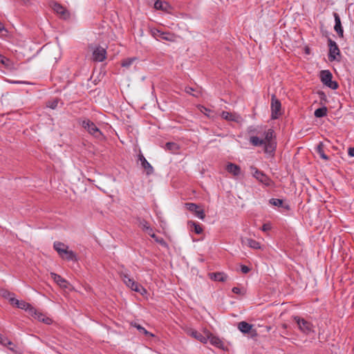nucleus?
<instances>
[{"label":"nucleus","mask_w":354,"mask_h":354,"mask_svg":"<svg viewBox=\"0 0 354 354\" xmlns=\"http://www.w3.org/2000/svg\"><path fill=\"white\" fill-rule=\"evenodd\" d=\"M274 131L268 129L265 132L264 138L261 139L257 136H252L250 142L253 146L264 145V151L266 153H271L276 148V142L274 140Z\"/></svg>","instance_id":"f257e3e1"},{"label":"nucleus","mask_w":354,"mask_h":354,"mask_svg":"<svg viewBox=\"0 0 354 354\" xmlns=\"http://www.w3.org/2000/svg\"><path fill=\"white\" fill-rule=\"evenodd\" d=\"M120 276L124 283L131 290L140 293L141 295H145L147 293V290L142 286L130 277L127 271H121L120 272Z\"/></svg>","instance_id":"f03ea898"},{"label":"nucleus","mask_w":354,"mask_h":354,"mask_svg":"<svg viewBox=\"0 0 354 354\" xmlns=\"http://www.w3.org/2000/svg\"><path fill=\"white\" fill-rule=\"evenodd\" d=\"M82 127L91 136L97 138L99 140H102L104 138V135L101 132V131L97 127V126L90 120L85 119L83 120L81 122Z\"/></svg>","instance_id":"7ed1b4c3"},{"label":"nucleus","mask_w":354,"mask_h":354,"mask_svg":"<svg viewBox=\"0 0 354 354\" xmlns=\"http://www.w3.org/2000/svg\"><path fill=\"white\" fill-rule=\"evenodd\" d=\"M3 295V297L8 298L12 305L15 306L19 308L24 309L25 310L28 311L30 314L32 313V312H35V308L31 306L30 304L23 300H18L14 298L13 297H12V295L11 293L6 291Z\"/></svg>","instance_id":"20e7f679"},{"label":"nucleus","mask_w":354,"mask_h":354,"mask_svg":"<svg viewBox=\"0 0 354 354\" xmlns=\"http://www.w3.org/2000/svg\"><path fill=\"white\" fill-rule=\"evenodd\" d=\"M250 172L254 178H255L258 181L263 183L266 186H271L272 182L271 179L266 175L263 172L259 170L256 167L251 166L250 167Z\"/></svg>","instance_id":"39448f33"},{"label":"nucleus","mask_w":354,"mask_h":354,"mask_svg":"<svg viewBox=\"0 0 354 354\" xmlns=\"http://www.w3.org/2000/svg\"><path fill=\"white\" fill-rule=\"evenodd\" d=\"M151 33L156 40L162 39L168 41H175L176 37V35L173 33L169 32H163L157 28L151 29Z\"/></svg>","instance_id":"423d86ee"},{"label":"nucleus","mask_w":354,"mask_h":354,"mask_svg":"<svg viewBox=\"0 0 354 354\" xmlns=\"http://www.w3.org/2000/svg\"><path fill=\"white\" fill-rule=\"evenodd\" d=\"M333 75L332 73L328 71L324 70L322 71L320 73V79L322 82L326 86L329 87L331 89H337L338 87V84L336 82L332 80Z\"/></svg>","instance_id":"0eeeda50"},{"label":"nucleus","mask_w":354,"mask_h":354,"mask_svg":"<svg viewBox=\"0 0 354 354\" xmlns=\"http://www.w3.org/2000/svg\"><path fill=\"white\" fill-rule=\"evenodd\" d=\"M281 102L274 95H272L271 100V117L272 119H277L281 115Z\"/></svg>","instance_id":"6e6552de"},{"label":"nucleus","mask_w":354,"mask_h":354,"mask_svg":"<svg viewBox=\"0 0 354 354\" xmlns=\"http://www.w3.org/2000/svg\"><path fill=\"white\" fill-rule=\"evenodd\" d=\"M295 320L296 321L299 330L304 333L309 334L313 331V326L310 322L298 317H295Z\"/></svg>","instance_id":"1a4fd4ad"},{"label":"nucleus","mask_w":354,"mask_h":354,"mask_svg":"<svg viewBox=\"0 0 354 354\" xmlns=\"http://www.w3.org/2000/svg\"><path fill=\"white\" fill-rule=\"evenodd\" d=\"M185 206L189 211L194 213L195 216L198 218L204 220L205 218L203 209H201L198 205L193 203H185Z\"/></svg>","instance_id":"9d476101"},{"label":"nucleus","mask_w":354,"mask_h":354,"mask_svg":"<svg viewBox=\"0 0 354 354\" xmlns=\"http://www.w3.org/2000/svg\"><path fill=\"white\" fill-rule=\"evenodd\" d=\"M207 332L208 331H205V335H203L200 332L194 329L190 328L187 330V333L189 335L192 336L196 339L200 341L203 344H206L208 341Z\"/></svg>","instance_id":"9b49d317"},{"label":"nucleus","mask_w":354,"mask_h":354,"mask_svg":"<svg viewBox=\"0 0 354 354\" xmlns=\"http://www.w3.org/2000/svg\"><path fill=\"white\" fill-rule=\"evenodd\" d=\"M106 55V49L102 46H97L93 51V59L95 62H102Z\"/></svg>","instance_id":"f8f14e48"},{"label":"nucleus","mask_w":354,"mask_h":354,"mask_svg":"<svg viewBox=\"0 0 354 354\" xmlns=\"http://www.w3.org/2000/svg\"><path fill=\"white\" fill-rule=\"evenodd\" d=\"M329 55L328 58L330 61L336 59V56L339 55V49L335 41L328 39Z\"/></svg>","instance_id":"ddd939ff"},{"label":"nucleus","mask_w":354,"mask_h":354,"mask_svg":"<svg viewBox=\"0 0 354 354\" xmlns=\"http://www.w3.org/2000/svg\"><path fill=\"white\" fill-rule=\"evenodd\" d=\"M50 277L60 288L63 289H67L69 288V283L60 275L54 272H50Z\"/></svg>","instance_id":"4468645a"},{"label":"nucleus","mask_w":354,"mask_h":354,"mask_svg":"<svg viewBox=\"0 0 354 354\" xmlns=\"http://www.w3.org/2000/svg\"><path fill=\"white\" fill-rule=\"evenodd\" d=\"M52 8H53V10L57 14H58L62 18L66 19L70 17L69 12L62 5H60L57 3H54L52 6Z\"/></svg>","instance_id":"2eb2a0df"},{"label":"nucleus","mask_w":354,"mask_h":354,"mask_svg":"<svg viewBox=\"0 0 354 354\" xmlns=\"http://www.w3.org/2000/svg\"><path fill=\"white\" fill-rule=\"evenodd\" d=\"M207 337L208 340L209 341L210 344L213 346L219 348H223V343L222 340L216 336L213 335L211 333L207 332Z\"/></svg>","instance_id":"dca6fc26"},{"label":"nucleus","mask_w":354,"mask_h":354,"mask_svg":"<svg viewBox=\"0 0 354 354\" xmlns=\"http://www.w3.org/2000/svg\"><path fill=\"white\" fill-rule=\"evenodd\" d=\"M30 315H33L35 318L38 319L39 322H42L46 324H50L52 323V319L50 317L40 312H37L36 309L35 312H32Z\"/></svg>","instance_id":"f3484780"},{"label":"nucleus","mask_w":354,"mask_h":354,"mask_svg":"<svg viewBox=\"0 0 354 354\" xmlns=\"http://www.w3.org/2000/svg\"><path fill=\"white\" fill-rule=\"evenodd\" d=\"M334 17H335V22L334 29L340 37H343L344 30L342 26L340 17L338 15V14H337V13H334Z\"/></svg>","instance_id":"a211bd4d"},{"label":"nucleus","mask_w":354,"mask_h":354,"mask_svg":"<svg viewBox=\"0 0 354 354\" xmlns=\"http://www.w3.org/2000/svg\"><path fill=\"white\" fill-rule=\"evenodd\" d=\"M221 117L228 121H235L239 122L241 120V117L239 115L227 111H223L221 113Z\"/></svg>","instance_id":"6ab92c4d"},{"label":"nucleus","mask_w":354,"mask_h":354,"mask_svg":"<svg viewBox=\"0 0 354 354\" xmlns=\"http://www.w3.org/2000/svg\"><path fill=\"white\" fill-rule=\"evenodd\" d=\"M59 257L62 258L63 259L67 260V261H76L77 257L76 254L72 250H68V247L67 249L64 250V252H62Z\"/></svg>","instance_id":"aec40b11"},{"label":"nucleus","mask_w":354,"mask_h":354,"mask_svg":"<svg viewBox=\"0 0 354 354\" xmlns=\"http://www.w3.org/2000/svg\"><path fill=\"white\" fill-rule=\"evenodd\" d=\"M154 8L157 10H161L167 12H170V10L171 9V6L167 2L161 1L160 0H157L155 2Z\"/></svg>","instance_id":"412c9836"},{"label":"nucleus","mask_w":354,"mask_h":354,"mask_svg":"<svg viewBox=\"0 0 354 354\" xmlns=\"http://www.w3.org/2000/svg\"><path fill=\"white\" fill-rule=\"evenodd\" d=\"M139 160L141 162L142 167L147 170V174L148 175L151 174L153 171V167L150 165V163L146 160V158L143 156V155L140 154L139 156Z\"/></svg>","instance_id":"4be33fe9"},{"label":"nucleus","mask_w":354,"mask_h":354,"mask_svg":"<svg viewBox=\"0 0 354 354\" xmlns=\"http://www.w3.org/2000/svg\"><path fill=\"white\" fill-rule=\"evenodd\" d=\"M241 242L243 244H247L248 247L252 249H261V244L254 239L245 238L241 239Z\"/></svg>","instance_id":"5701e85b"},{"label":"nucleus","mask_w":354,"mask_h":354,"mask_svg":"<svg viewBox=\"0 0 354 354\" xmlns=\"http://www.w3.org/2000/svg\"><path fill=\"white\" fill-rule=\"evenodd\" d=\"M226 170L234 176H237L241 174L240 167L233 163H228L226 166Z\"/></svg>","instance_id":"b1692460"},{"label":"nucleus","mask_w":354,"mask_h":354,"mask_svg":"<svg viewBox=\"0 0 354 354\" xmlns=\"http://www.w3.org/2000/svg\"><path fill=\"white\" fill-rule=\"evenodd\" d=\"M209 277L211 279L217 281H225L227 279V276L223 272H214L209 274Z\"/></svg>","instance_id":"393cba45"},{"label":"nucleus","mask_w":354,"mask_h":354,"mask_svg":"<svg viewBox=\"0 0 354 354\" xmlns=\"http://www.w3.org/2000/svg\"><path fill=\"white\" fill-rule=\"evenodd\" d=\"M238 328L243 333H250L252 332V325L245 322H241L238 324Z\"/></svg>","instance_id":"a878e982"},{"label":"nucleus","mask_w":354,"mask_h":354,"mask_svg":"<svg viewBox=\"0 0 354 354\" xmlns=\"http://www.w3.org/2000/svg\"><path fill=\"white\" fill-rule=\"evenodd\" d=\"M315 151L317 153V154L321 158H322L324 160H328V157L325 154L324 150V144L322 142H319L318 145L315 148Z\"/></svg>","instance_id":"bb28decb"},{"label":"nucleus","mask_w":354,"mask_h":354,"mask_svg":"<svg viewBox=\"0 0 354 354\" xmlns=\"http://www.w3.org/2000/svg\"><path fill=\"white\" fill-rule=\"evenodd\" d=\"M53 247L59 255L64 250L67 249L68 246L62 242L57 241L54 243Z\"/></svg>","instance_id":"cd10ccee"},{"label":"nucleus","mask_w":354,"mask_h":354,"mask_svg":"<svg viewBox=\"0 0 354 354\" xmlns=\"http://www.w3.org/2000/svg\"><path fill=\"white\" fill-rule=\"evenodd\" d=\"M131 326L136 328L140 333H143L144 335H145L147 336L153 337V334L147 331L145 328L141 326L140 324L135 322V323H131Z\"/></svg>","instance_id":"c85d7f7f"},{"label":"nucleus","mask_w":354,"mask_h":354,"mask_svg":"<svg viewBox=\"0 0 354 354\" xmlns=\"http://www.w3.org/2000/svg\"><path fill=\"white\" fill-rule=\"evenodd\" d=\"M327 114V108L326 106H323L322 108H319L315 111L314 115L316 118H322Z\"/></svg>","instance_id":"c756f323"},{"label":"nucleus","mask_w":354,"mask_h":354,"mask_svg":"<svg viewBox=\"0 0 354 354\" xmlns=\"http://www.w3.org/2000/svg\"><path fill=\"white\" fill-rule=\"evenodd\" d=\"M188 224L191 226V227H194V232L196 234H201L203 232V227L198 223H196V222L194 221H189Z\"/></svg>","instance_id":"7c9ffc66"},{"label":"nucleus","mask_w":354,"mask_h":354,"mask_svg":"<svg viewBox=\"0 0 354 354\" xmlns=\"http://www.w3.org/2000/svg\"><path fill=\"white\" fill-rule=\"evenodd\" d=\"M139 227L145 232V231H151V227H150L148 222L146 221L145 220H140L139 221Z\"/></svg>","instance_id":"2f4dec72"},{"label":"nucleus","mask_w":354,"mask_h":354,"mask_svg":"<svg viewBox=\"0 0 354 354\" xmlns=\"http://www.w3.org/2000/svg\"><path fill=\"white\" fill-rule=\"evenodd\" d=\"M197 108L201 113H203L207 117H209V118L213 117V115H211L212 111L210 109H209L202 105L197 106Z\"/></svg>","instance_id":"473e14b6"},{"label":"nucleus","mask_w":354,"mask_h":354,"mask_svg":"<svg viewBox=\"0 0 354 354\" xmlns=\"http://www.w3.org/2000/svg\"><path fill=\"white\" fill-rule=\"evenodd\" d=\"M270 204L273 206L281 207L283 205V201L279 198H271L269 201Z\"/></svg>","instance_id":"72a5a7b5"},{"label":"nucleus","mask_w":354,"mask_h":354,"mask_svg":"<svg viewBox=\"0 0 354 354\" xmlns=\"http://www.w3.org/2000/svg\"><path fill=\"white\" fill-rule=\"evenodd\" d=\"M166 149L169 151H175L178 149V145L174 142H167Z\"/></svg>","instance_id":"f704fd0d"},{"label":"nucleus","mask_w":354,"mask_h":354,"mask_svg":"<svg viewBox=\"0 0 354 354\" xmlns=\"http://www.w3.org/2000/svg\"><path fill=\"white\" fill-rule=\"evenodd\" d=\"M232 292L234 294L244 295L245 293V290L243 288H240L239 287H234L232 288Z\"/></svg>","instance_id":"c9c22d12"},{"label":"nucleus","mask_w":354,"mask_h":354,"mask_svg":"<svg viewBox=\"0 0 354 354\" xmlns=\"http://www.w3.org/2000/svg\"><path fill=\"white\" fill-rule=\"evenodd\" d=\"M133 60H134L133 58H129V59H127L124 60L122 62V66H123V67H128V66H129L130 65L132 64Z\"/></svg>","instance_id":"e433bc0d"},{"label":"nucleus","mask_w":354,"mask_h":354,"mask_svg":"<svg viewBox=\"0 0 354 354\" xmlns=\"http://www.w3.org/2000/svg\"><path fill=\"white\" fill-rule=\"evenodd\" d=\"M0 62L5 66H8L10 60L0 54Z\"/></svg>","instance_id":"4c0bfd02"},{"label":"nucleus","mask_w":354,"mask_h":354,"mask_svg":"<svg viewBox=\"0 0 354 354\" xmlns=\"http://www.w3.org/2000/svg\"><path fill=\"white\" fill-rule=\"evenodd\" d=\"M271 228H272V226L270 223H265L263 225V226L261 227V230L263 232H267V231L270 230Z\"/></svg>","instance_id":"58836bf2"},{"label":"nucleus","mask_w":354,"mask_h":354,"mask_svg":"<svg viewBox=\"0 0 354 354\" xmlns=\"http://www.w3.org/2000/svg\"><path fill=\"white\" fill-rule=\"evenodd\" d=\"M153 239H154V240H155V241H156V242H157V243H158L161 244L162 245H164V246H165V245H166V243H165V241L163 240V239L160 238V237H158L157 236H156V238H153Z\"/></svg>","instance_id":"ea45409f"},{"label":"nucleus","mask_w":354,"mask_h":354,"mask_svg":"<svg viewBox=\"0 0 354 354\" xmlns=\"http://www.w3.org/2000/svg\"><path fill=\"white\" fill-rule=\"evenodd\" d=\"M0 32L3 35H6L8 32L7 30L5 28L3 24L1 22H0Z\"/></svg>","instance_id":"a19ab883"},{"label":"nucleus","mask_w":354,"mask_h":354,"mask_svg":"<svg viewBox=\"0 0 354 354\" xmlns=\"http://www.w3.org/2000/svg\"><path fill=\"white\" fill-rule=\"evenodd\" d=\"M241 270L243 273L246 274L250 272V269L248 266L243 265L241 266Z\"/></svg>","instance_id":"79ce46f5"},{"label":"nucleus","mask_w":354,"mask_h":354,"mask_svg":"<svg viewBox=\"0 0 354 354\" xmlns=\"http://www.w3.org/2000/svg\"><path fill=\"white\" fill-rule=\"evenodd\" d=\"M1 343L4 345H6V344L12 345V343L10 341L8 340L6 338H2V337H1Z\"/></svg>","instance_id":"37998d69"},{"label":"nucleus","mask_w":354,"mask_h":354,"mask_svg":"<svg viewBox=\"0 0 354 354\" xmlns=\"http://www.w3.org/2000/svg\"><path fill=\"white\" fill-rule=\"evenodd\" d=\"M57 104H58V102H57V100H55V101H53V102H50V103L48 104V106L50 108H51V109H55V108H56V106H57Z\"/></svg>","instance_id":"c03bdc74"},{"label":"nucleus","mask_w":354,"mask_h":354,"mask_svg":"<svg viewBox=\"0 0 354 354\" xmlns=\"http://www.w3.org/2000/svg\"><path fill=\"white\" fill-rule=\"evenodd\" d=\"M348 155L351 157H354V147H351L348 149Z\"/></svg>","instance_id":"a18cd8bd"},{"label":"nucleus","mask_w":354,"mask_h":354,"mask_svg":"<svg viewBox=\"0 0 354 354\" xmlns=\"http://www.w3.org/2000/svg\"><path fill=\"white\" fill-rule=\"evenodd\" d=\"M151 237L156 238V235L153 232V230L151 231H145Z\"/></svg>","instance_id":"49530a36"},{"label":"nucleus","mask_w":354,"mask_h":354,"mask_svg":"<svg viewBox=\"0 0 354 354\" xmlns=\"http://www.w3.org/2000/svg\"><path fill=\"white\" fill-rule=\"evenodd\" d=\"M185 91H186L187 93L191 94V93H192V91H193V88H191V87H186V88H185Z\"/></svg>","instance_id":"de8ad7c7"},{"label":"nucleus","mask_w":354,"mask_h":354,"mask_svg":"<svg viewBox=\"0 0 354 354\" xmlns=\"http://www.w3.org/2000/svg\"><path fill=\"white\" fill-rule=\"evenodd\" d=\"M253 332H254V333L252 334V336H256V335H257V331H256V330H254Z\"/></svg>","instance_id":"09e8293b"},{"label":"nucleus","mask_w":354,"mask_h":354,"mask_svg":"<svg viewBox=\"0 0 354 354\" xmlns=\"http://www.w3.org/2000/svg\"><path fill=\"white\" fill-rule=\"evenodd\" d=\"M25 3L28 2V0H23Z\"/></svg>","instance_id":"8fccbe9b"}]
</instances>
